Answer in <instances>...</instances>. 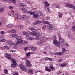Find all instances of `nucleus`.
<instances>
[{
    "label": "nucleus",
    "mask_w": 75,
    "mask_h": 75,
    "mask_svg": "<svg viewBox=\"0 0 75 75\" xmlns=\"http://www.w3.org/2000/svg\"><path fill=\"white\" fill-rule=\"evenodd\" d=\"M45 23L46 24H50V22L48 21H45Z\"/></svg>",
    "instance_id": "obj_47"
},
{
    "label": "nucleus",
    "mask_w": 75,
    "mask_h": 75,
    "mask_svg": "<svg viewBox=\"0 0 75 75\" xmlns=\"http://www.w3.org/2000/svg\"><path fill=\"white\" fill-rule=\"evenodd\" d=\"M1 33L2 34H4L5 33V32L4 31H1Z\"/></svg>",
    "instance_id": "obj_54"
},
{
    "label": "nucleus",
    "mask_w": 75,
    "mask_h": 75,
    "mask_svg": "<svg viewBox=\"0 0 75 75\" xmlns=\"http://www.w3.org/2000/svg\"><path fill=\"white\" fill-rule=\"evenodd\" d=\"M55 67H53V66H49V68L50 69H51L52 70H53Z\"/></svg>",
    "instance_id": "obj_33"
},
{
    "label": "nucleus",
    "mask_w": 75,
    "mask_h": 75,
    "mask_svg": "<svg viewBox=\"0 0 75 75\" xmlns=\"http://www.w3.org/2000/svg\"><path fill=\"white\" fill-rule=\"evenodd\" d=\"M44 59H45V58H42V59H41V61H44Z\"/></svg>",
    "instance_id": "obj_62"
},
{
    "label": "nucleus",
    "mask_w": 75,
    "mask_h": 75,
    "mask_svg": "<svg viewBox=\"0 0 75 75\" xmlns=\"http://www.w3.org/2000/svg\"><path fill=\"white\" fill-rule=\"evenodd\" d=\"M31 50L33 51H35L36 50H37V48L35 47H32Z\"/></svg>",
    "instance_id": "obj_31"
},
{
    "label": "nucleus",
    "mask_w": 75,
    "mask_h": 75,
    "mask_svg": "<svg viewBox=\"0 0 75 75\" xmlns=\"http://www.w3.org/2000/svg\"><path fill=\"white\" fill-rule=\"evenodd\" d=\"M40 39V38L39 37V36H37L36 38V39L37 40H38Z\"/></svg>",
    "instance_id": "obj_56"
},
{
    "label": "nucleus",
    "mask_w": 75,
    "mask_h": 75,
    "mask_svg": "<svg viewBox=\"0 0 75 75\" xmlns=\"http://www.w3.org/2000/svg\"><path fill=\"white\" fill-rule=\"evenodd\" d=\"M40 15L41 16H42L43 15V13L41 12H40Z\"/></svg>",
    "instance_id": "obj_59"
},
{
    "label": "nucleus",
    "mask_w": 75,
    "mask_h": 75,
    "mask_svg": "<svg viewBox=\"0 0 75 75\" xmlns=\"http://www.w3.org/2000/svg\"><path fill=\"white\" fill-rule=\"evenodd\" d=\"M4 11V8H0V13H2V12Z\"/></svg>",
    "instance_id": "obj_28"
},
{
    "label": "nucleus",
    "mask_w": 75,
    "mask_h": 75,
    "mask_svg": "<svg viewBox=\"0 0 75 75\" xmlns=\"http://www.w3.org/2000/svg\"><path fill=\"white\" fill-rule=\"evenodd\" d=\"M44 50H47V46H45L44 48Z\"/></svg>",
    "instance_id": "obj_53"
},
{
    "label": "nucleus",
    "mask_w": 75,
    "mask_h": 75,
    "mask_svg": "<svg viewBox=\"0 0 75 75\" xmlns=\"http://www.w3.org/2000/svg\"><path fill=\"white\" fill-rule=\"evenodd\" d=\"M58 16L59 17H60V18H61L62 17V13L60 12H58Z\"/></svg>",
    "instance_id": "obj_29"
},
{
    "label": "nucleus",
    "mask_w": 75,
    "mask_h": 75,
    "mask_svg": "<svg viewBox=\"0 0 75 75\" xmlns=\"http://www.w3.org/2000/svg\"><path fill=\"white\" fill-rule=\"evenodd\" d=\"M49 6H44V8L46 11L49 13H51V10L49 9Z\"/></svg>",
    "instance_id": "obj_8"
},
{
    "label": "nucleus",
    "mask_w": 75,
    "mask_h": 75,
    "mask_svg": "<svg viewBox=\"0 0 75 75\" xmlns=\"http://www.w3.org/2000/svg\"><path fill=\"white\" fill-rule=\"evenodd\" d=\"M14 75H18V72H15L13 73Z\"/></svg>",
    "instance_id": "obj_37"
},
{
    "label": "nucleus",
    "mask_w": 75,
    "mask_h": 75,
    "mask_svg": "<svg viewBox=\"0 0 75 75\" xmlns=\"http://www.w3.org/2000/svg\"><path fill=\"white\" fill-rule=\"evenodd\" d=\"M9 8L11 10H12V9L13 8V6H9Z\"/></svg>",
    "instance_id": "obj_46"
},
{
    "label": "nucleus",
    "mask_w": 75,
    "mask_h": 75,
    "mask_svg": "<svg viewBox=\"0 0 75 75\" xmlns=\"http://www.w3.org/2000/svg\"><path fill=\"white\" fill-rule=\"evenodd\" d=\"M32 54H33V52H30L29 53H27L26 54V56L29 57V56H30V55Z\"/></svg>",
    "instance_id": "obj_17"
},
{
    "label": "nucleus",
    "mask_w": 75,
    "mask_h": 75,
    "mask_svg": "<svg viewBox=\"0 0 75 75\" xmlns=\"http://www.w3.org/2000/svg\"><path fill=\"white\" fill-rule=\"evenodd\" d=\"M8 70L7 69H5L4 70V72L5 74H8Z\"/></svg>",
    "instance_id": "obj_30"
},
{
    "label": "nucleus",
    "mask_w": 75,
    "mask_h": 75,
    "mask_svg": "<svg viewBox=\"0 0 75 75\" xmlns=\"http://www.w3.org/2000/svg\"><path fill=\"white\" fill-rule=\"evenodd\" d=\"M22 38L20 36H18L16 37V40H18L16 44H15L13 43L11 41L9 40L7 41L6 42V44L8 45H15V46H17V44H20L21 43H23V41L22 39Z\"/></svg>",
    "instance_id": "obj_1"
},
{
    "label": "nucleus",
    "mask_w": 75,
    "mask_h": 75,
    "mask_svg": "<svg viewBox=\"0 0 75 75\" xmlns=\"http://www.w3.org/2000/svg\"><path fill=\"white\" fill-rule=\"evenodd\" d=\"M6 39H2L0 40V42H5V41H6Z\"/></svg>",
    "instance_id": "obj_34"
},
{
    "label": "nucleus",
    "mask_w": 75,
    "mask_h": 75,
    "mask_svg": "<svg viewBox=\"0 0 75 75\" xmlns=\"http://www.w3.org/2000/svg\"><path fill=\"white\" fill-rule=\"evenodd\" d=\"M8 15L9 16H10L11 17H13L14 16V14H10V13H8Z\"/></svg>",
    "instance_id": "obj_48"
},
{
    "label": "nucleus",
    "mask_w": 75,
    "mask_h": 75,
    "mask_svg": "<svg viewBox=\"0 0 75 75\" xmlns=\"http://www.w3.org/2000/svg\"><path fill=\"white\" fill-rule=\"evenodd\" d=\"M30 35H33V36H38V37H40L41 36V33H37L35 32H32L30 33Z\"/></svg>",
    "instance_id": "obj_5"
},
{
    "label": "nucleus",
    "mask_w": 75,
    "mask_h": 75,
    "mask_svg": "<svg viewBox=\"0 0 75 75\" xmlns=\"http://www.w3.org/2000/svg\"><path fill=\"white\" fill-rule=\"evenodd\" d=\"M12 37L16 38V37H17V34L16 33L13 34L12 35Z\"/></svg>",
    "instance_id": "obj_35"
},
{
    "label": "nucleus",
    "mask_w": 75,
    "mask_h": 75,
    "mask_svg": "<svg viewBox=\"0 0 75 75\" xmlns=\"http://www.w3.org/2000/svg\"><path fill=\"white\" fill-rule=\"evenodd\" d=\"M28 50V47H25L24 48L25 51H27Z\"/></svg>",
    "instance_id": "obj_44"
},
{
    "label": "nucleus",
    "mask_w": 75,
    "mask_h": 75,
    "mask_svg": "<svg viewBox=\"0 0 75 75\" xmlns=\"http://www.w3.org/2000/svg\"><path fill=\"white\" fill-rule=\"evenodd\" d=\"M18 6L21 7H25L26 6V5L25 4L23 3H20L18 5Z\"/></svg>",
    "instance_id": "obj_15"
},
{
    "label": "nucleus",
    "mask_w": 75,
    "mask_h": 75,
    "mask_svg": "<svg viewBox=\"0 0 75 75\" xmlns=\"http://www.w3.org/2000/svg\"><path fill=\"white\" fill-rule=\"evenodd\" d=\"M42 53H43V54H47V52L44 51L42 52Z\"/></svg>",
    "instance_id": "obj_57"
},
{
    "label": "nucleus",
    "mask_w": 75,
    "mask_h": 75,
    "mask_svg": "<svg viewBox=\"0 0 75 75\" xmlns=\"http://www.w3.org/2000/svg\"><path fill=\"white\" fill-rule=\"evenodd\" d=\"M66 51H67V50L65 49V48H62V52H63V54H64V52H65Z\"/></svg>",
    "instance_id": "obj_36"
},
{
    "label": "nucleus",
    "mask_w": 75,
    "mask_h": 75,
    "mask_svg": "<svg viewBox=\"0 0 75 75\" xmlns=\"http://www.w3.org/2000/svg\"><path fill=\"white\" fill-rule=\"evenodd\" d=\"M53 38L54 39V40H53V44L56 45L58 48H60L62 47L61 45L59 42H57L58 41L56 40V39H57L56 35H54L53 36Z\"/></svg>",
    "instance_id": "obj_3"
},
{
    "label": "nucleus",
    "mask_w": 75,
    "mask_h": 75,
    "mask_svg": "<svg viewBox=\"0 0 75 75\" xmlns=\"http://www.w3.org/2000/svg\"><path fill=\"white\" fill-rule=\"evenodd\" d=\"M33 25H37V22L36 21L33 23Z\"/></svg>",
    "instance_id": "obj_38"
},
{
    "label": "nucleus",
    "mask_w": 75,
    "mask_h": 75,
    "mask_svg": "<svg viewBox=\"0 0 75 75\" xmlns=\"http://www.w3.org/2000/svg\"><path fill=\"white\" fill-rule=\"evenodd\" d=\"M63 54V52H57L55 53H54V55H61Z\"/></svg>",
    "instance_id": "obj_12"
},
{
    "label": "nucleus",
    "mask_w": 75,
    "mask_h": 75,
    "mask_svg": "<svg viewBox=\"0 0 75 75\" xmlns=\"http://www.w3.org/2000/svg\"><path fill=\"white\" fill-rule=\"evenodd\" d=\"M19 67L20 68V69H21L22 71H24V72H26L27 71V68L25 67L22 64H21L19 66Z\"/></svg>",
    "instance_id": "obj_7"
},
{
    "label": "nucleus",
    "mask_w": 75,
    "mask_h": 75,
    "mask_svg": "<svg viewBox=\"0 0 75 75\" xmlns=\"http://www.w3.org/2000/svg\"><path fill=\"white\" fill-rule=\"evenodd\" d=\"M28 73H29V74H31L33 75V74H34V71H33V70H30L28 71Z\"/></svg>",
    "instance_id": "obj_19"
},
{
    "label": "nucleus",
    "mask_w": 75,
    "mask_h": 75,
    "mask_svg": "<svg viewBox=\"0 0 75 75\" xmlns=\"http://www.w3.org/2000/svg\"><path fill=\"white\" fill-rule=\"evenodd\" d=\"M33 17L35 18H38V17H40V14L39 13H35L33 14Z\"/></svg>",
    "instance_id": "obj_11"
},
{
    "label": "nucleus",
    "mask_w": 75,
    "mask_h": 75,
    "mask_svg": "<svg viewBox=\"0 0 75 75\" xmlns=\"http://www.w3.org/2000/svg\"><path fill=\"white\" fill-rule=\"evenodd\" d=\"M11 33H16V30L14 29H12L11 30Z\"/></svg>",
    "instance_id": "obj_26"
},
{
    "label": "nucleus",
    "mask_w": 75,
    "mask_h": 75,
    "mask_svg": "<svg viewBox=\"0 0 75 75\" xmlns=\"http://www.w3.org/2000/svg\"><path fill=\"white\" fill-rule=\"evenodd\" d=\"M65 45H66V47H68V45L67 43L65 44Z\"/></svg>",
    "instance_id": "obj_63"
},
{
    "label": "nucleus",
    "mask_w": 75,
    "mask_h": 75,
    "mask_svg": "<svg viewBox=\"0 0 75 75\" xmlns=\"http://www.w3.org/2000/svg\"><path fill=\"white\" fill-rule=\"evenodd\" d=\"M60 41H61L62 42H65L64 40L62 38V39Z\"/></svg>",
    "instance_id": "obj_49"
},
{
    "label": "nucleus",
    "mask_w": 75,
    "mask_h": 75,
    "mask_svg": "<svg viewBox=\"0 0 75 75\" xmlns=\"http://www.w3.org/2000/svg\"><path fill=\"white\" fill-rule=\"evenodd\" d=\"M15 15L16 17H17L18 16H19V15H18V13H16L15 14Z\"/></svg>",
    "instance_id": "obj_52"
},
{
    "label": "nucleus",
    "mask_w": 75,
    "mask_h": 75,
    "mask_svg": "<svg viewBox=\"0 0 75 75\" xmlns=\"http://www.w3.org/2000/svg\"><path fill=\"white\" fill-rule=\"evenodd\" d=\"M45 69L46 71H48V72H51V69H48V68L47 67H46L45 68Z\"/></svg>",
    "instance_id": "obj_18"
},
{
    "label": "nucleus",
    "mask_w": 75,
    "mask_h": 75,
    "mask_svg": "<svg viewBox=\"0 0 75 75\" xmlns=\"http://www.w3.org/2000/svg\"><path fill=\"white\" fill-rule=\"evenodd\" d=\"M36 21L37 24H41V23H42V21H40V20L39 19L37 21Z\"/></svg>",
    "instance_id": "obj_21"
},
{
    "label": "nucleus",
    "mask_w": 75,
    "mask_h": 75,
    "mask_svg": "<svg viewBox=\"0 0 75 75\" xmlns=\"http://www.w3.org/2000/svg\"><path fill=\"white\" fill-rule=\"evenodd\" d=\"M28 18V16H27L23 15L22 16L21 18V20H26Z\"/></svg>",
    "instance_id": "obj_14"
},
{
    "label": "nucleus",
    "mask_w": 75,
    "mask_h": 75,
    "mask_svg": "<svg viewBox=\"0 0 75 75\" xmlns=\"http://www.w3.org/2000/svg\"><path fill=\"white\" fill-rule=\"evenodd\" d=\"M25 62L26 63V65L27 67H31V66H32V65H31V63L30 61H29L28 60H27Z\"/></svg>",
    "instance_id": "obj_9"
},
{
    "label": "nucleus",
    "mask_w": 75,
    "mask_h": 75,
    "mask_svg": "<svg viewBox=\"0 0 75 75\" xmlns=\"http://www.w3.org/2000/svg\"><path fill=\"white\" fill-rule=\"evenodd\" d=\"M0 21L2 24H5V21H4V20L3 19H0Z\"/></svg>",
    "instance_id": "obj_24"
},
{
    "label": "nucleus",
    "mask_w": 75,
    "mask_h": 75,
    "mask_svg": "<svg viewBox=\"0 0 75 75\" xmlns=\"http://www.w3.org/2000/svg\"><path fill=\"white\" fill-rule=\"evenodd\" d=\"M44 38H41L40 40L38 41V44H42L44 41Z\"/></svg>",
    "instance_id": "obj_13"
},
{
    "label": "nucleus",
    "mask_w": 75,
    "mask_h": 75,
    "mask_svg": "<svg viewBox=\"0 0 75 75\" xmlns=\"http://www.w3.org/2000/svg\"><path fill=\"white\" fill-rule=\"evenodd\" d=\"M48 59H49L48 57H46L45 59V61H48Z\"/></svg>",
    "instance_id": "obj_51"
},
{
    "label": "nucleus",
    "mask_w": 75,
    "mask_h": 75,
    "mask_svg": "<svg viewBox=\"0 0 75 75\" xmlns=\"http://www.w3.org/2000/svg\"><path fill=\"white\" fill-rule=\"evenodd\" d=\"M17 17L19 20H20L21 19V16L20 15H18V16H17Z\"/></svg>",
    "instance_id": "obj_40"
},
{
    "label": "nucleus",
    "mask_w": 75,
    "mask_h": 75,
    "mask_svg": "<svg viewBox=\"0 0 75 75\" xmlns=\"http://www.w3.org/2000/svg\"><path fill=\"white\" fill-rule=\"evenodd\" d=\"M47 28L50 30H56L57 28L55 25L52 24H49L47 26Z\"/></svg>",
    "instance_id": "obj_4"
},
{
    "label": "nucleus",
    "mask_w": 75,
    "mask_h": 75,
    "mask_svg": "<svg viewBox=\"0 0 75 75\" xmlns=\"http://www.w3.org/2000/svg\"><path fill=\"white\" fill-rule=\"evenodd\" d=\"M44 3L45 5L44 6H49V5H50V4L48 3V2H47V1H45L44 2Z\"/></svg>",
    "instance_id": "obj_22"
},
{
    "label": "nucleus",
    "mask_w": 75,
    "mask_h": 75,
    "mask_svg": "<svg viewBox=\"0 0 75 75\" xmlns=\"http://www.w3.org/2000/svg\"><path fill=\"white\" fill-rule=\"evenodd\" d=\"M38 72H40V71L38 70L35 71V74H37V73H38Z\"/></svg>",
    "instance_id": "obj_55"
},
{
    "label": "nucleus",
    "mask_w": 75,
    "mask_h": 75,
    "mask_svg": "<svg viewBox=\"0 0 75 75\" xmlns=\"http://www.w3.org/2000/svg\"><path fill=\"white\" fill-rule=\"evenodd\" d=\"M18 28H21V29H22V28H23V26H22L21 25H19L18 26Z\"/></svg>",
    "instance_id": "obj_42"
},
{
    "label": "nucleus",
    "mask_w": 75,
    "mask_h": 75,
    "mask_svg": "<svg viewBox=\"0 0 75 75\" xmlns=\"http://www.w3.org/2000/svg\"><path fill=\"white\" fill-rule=\"evenodd\" d=\"M62 61V59H59V62H61Z\"/></svg>",
    "instance_id": "obj_58"
},
{
    "label": "nucleus",
    "mask_w": 75,
    "mask_h": 75,
    "mask_svg": "<svg viewBox=\"0 0 75 75\" xmlns=\"http://www.w3.org/2000/svg\"><path fill=\"white\" fill-rule=\"evenodd\" d=\"M46 28V26L45 25L42 28V29L43 30H44V29H45V28Z\"/></svg>",
    "instance_id": "obj_60"
},
{
    "label": "nucleus",
    "mask_w": 75,
    "mask_h": 75,
    "mask_svg": "<svg viewBox=\"0 0 75 75\" xmlns=\"http://www.w3.org/2000/svg\"><path fill=\"white\" fill-rule=\"evenodd\" d=\"M10 2H11V3H13V4H15L16 2V0H8Z\"/></svg>",
    "instance_id": "obj_27"
},
{
    "label": "nucleus",
    "mask_w": 75,
    "mask_h": 75,
    "mask_svg": "<svg viewBox=\"0 0 75 75\" xmlns=\"http://www.w3.org/2000/svg\"><path fill=\"white\" fill-rule=\"evenodd\" d=\"M28 29L29 30H31L32 31H35V30H36L33 27L29 28Z\"/></svg>",
    "instance_id": "obj_20"
},
{
    "label": "nucleus",
    "mask_w": 75,
    "mask_h": 75,
    "mask_svg": "<svg viewBox=\"0 0 75 75\" xmlns=\"http://www.w3.org/2000/svg\"><path fill=\"white\" fill-rule=\"evenodd\" d=\"M56 8H61V6H60L59 5H58L56 6Z\"/></svg>",
    "instance_id": "obj_45"
},
{
    "label": "nucleus",
    "mask_w": 75,
    "mask_h": 75,
    "mask_svg": "<svg viewBox=\"0 0 75 75\" xmlns=\"http://www.w3.org/2000/svg\"><path fill=\"white\" fill-rule=\"evenodd\" d=\"M28 39L30 40H32V38H29Z\"/></svg>",
    "instance_id": "obj_64"
},
{
    "label": "nucleus",
    "mask_w": 75,
    "mask_h": 75,
    "mask_svg": "<svg viewBox=\"0 0 75 75\" xmlns=\"http://www.w3.org/2000/svg\"><path fill=\"white\" fill-rule=\"evenodd\" d=\"M53 60V59H52L51 58H49L48 59V61H52Z\"/></svg>",
    "instance_id": "obj_43"
},
{
    "label": "nucleus",
    "mask_w": 75,
    "mask_h": 75,
    "mask_svg": "<svg viewBox=\"0 0 75 75\" xmlns=\"http://www.w3.org/2000/svg\"><path fill=\"white\" fill-rule=\"evenodd\" d=\"M72 31H75V26H73L72 28Z\"/></svg>",
    "instance_id": "obj_39"
},
{
    "label": "nucleus",
    "mask_w": 75,
    "mask_h": 75,
    "mask_svg": "<svg viewBox=\"0 0 75 75\" xmlns=\"http://www.w3.org/2000/svg\"><path fill=\"white\" fill-rule=\"evenodd\" d=\"M61 67H66L67 66V63H63L60 64Z\"/></svg>",
    "instance_id": "obj_16"
},
{
    "label": "nucleus",
    "mask_w": 75,
    "mask_h": 75,
    "mask_svg": "<svg viewBox=\"0 0 75 75\" xmlns=\"http://www.w3.org/2000/svg\"><path fill=\"white\" fill-rule=\"evenodd\" d=\"M28 13L29 14H30V15H33V14H34V13H35V12H31V11H28Z\"/></svg>",
    "instance_id": "obj_25"
},
{
    "label": "nucleus",
    "mask_w": 75,
    "mask_h": 75,
    "mask_svg": "<svg viewBox=\"0 0 75 75\" xmlns=\"http://www.w3.org/2000/svg\"><path fill=\"white\" fill-rule=\"evenodd\" d=\"M23 34V35H24L25 37H29V34H28V33H30V31H28V32H25L24 31H23L22 32Z\"/></svg>",
    "instance_id": "obj_10"
},
{
    "label": "nucleus",
    "mask_w": 75,
    "mask_h": 75,
    "mask_svg": "<svg viewBox=\"0 0 75 75\" xmlns=\"http://www.w3.org/2000/svg\"><path fill=\"white\" fill-rule=\"evenodd\" d=\"M4 48H5V49H6V50H8V49H9V47L8 46H5Z\"/></svg>",
    "instance_id": "obj_41"
},
{
    "label": "nucleus",
    "mask_w": 75,
    "mask_h": 75,
    "mask_svg": "<svg viewBox=\"0 0 75 75\" xmlns=\"http://www.w3.org/2000/svg\"><path fill=\"white\" fill-rule=\"evenodd\" d=\"M13 24H9L7 25V28H10L13 27Z\"/></svg>",
    "instance_id": "obj_23"
},
{
    "label": "nucleus",
    "mask_w": 75,
    "mask_h": 75,
    "mask_svg": "<svg viewBox=\"0 0 75 75\" xmlns=\"http://www.w3.org/2000/svg\"><path fill=\"white\" fill-rule=\"evenodd\" d=\"M59 38L60 40L62 39L61 36L60 35L59 36Z\"/></svg>",
    "instance_id": "obj_50"
},
{
    "label": "nucleus",
    "mask_w": 75,
    "mask_h": 75,
    "mask_svg": "<svg viewBox=\"0 0 75 75\" xmlns=\"http://www.w3.org/2000/svg\"><path fill=\"white\" fill-rule=\"evenodd\" d=\"M5 58H7L8 59H10V60H12L13 62V64H11V68H14L15 66H17V64L16 63V60L12 58L10 54H9L8 53H5Z\"/></svg>",
    "instance_id": "obj_2"
},
{
    "label": "nucleus",
    "mask_w": 75,
    "mask_h": 75,
    "mask_svg": "<svg viewBox=\"0 0 75 75\" xmlns=\"http://www.w3.org/2000/svg\"><path fill=\"white\" fill-rule=\"evenodd\" d=\"M65 6L66 7H67L73 8L74 11L75 12V6L74 5L71 4H65Z\"/></svg>",
    "instance_id": "obj_6"
},
{
    "label": "nucleus",
    "mask_w": 75,
    "mask_h": 75,
    "mask_svg": "<svg viewBox=\"0 0 75 75\" xmlns=\"http://www.w3.org/2000/svg\"><path fill=\"white\" fill-rule=\"evenodd\" d=\"M22 11L23 13H27V10H26L24 8H23L22 9Z\"/></svg>",
    "instance_id": "obj_32"
},
{
    "label": "nucleus",
    "mask_w": 75,
    "mask_h": 75,
    "mask_svg": "<svg viewBox=\"0 0 75 75\" xmlns=\"http://www.w3.org/2000/svg\"><path fill=\"white\" fill-rule=\"evenodd\" d=\"M50 17H48L47 18V20H50Z\"/></svg>",
    "instance_id": "obj_61"
}]
</instances>
